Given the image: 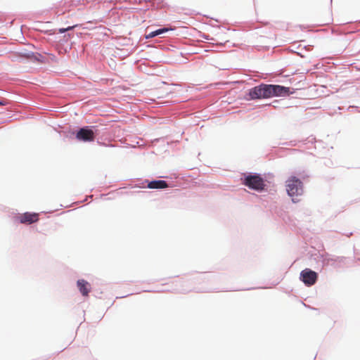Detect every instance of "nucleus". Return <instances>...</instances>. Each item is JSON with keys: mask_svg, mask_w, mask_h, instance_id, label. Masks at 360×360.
Returning a JSON list of instances; mask_svg holds the SVG:
<instances>
[{"mask_svg": "<svg viewBox=\"0 0 360 360\" xmlns=\"http://www.w3.org/2000/svg\"><path fill=\"white\" fill-rule=\"evenodd\" d=\"M5 105V103L4 102L0 101V105Z\"/></svg>", "mask_w": 360, "mask_h": 360, "instance_id": "obj_12", "label": "nucleus"}, {"mask_svg": "<svg viewBox=\"0 0 360 360\" xmlns=\"http://www.w3.org/2000/svg\"><path fill=\"white\" fill-rule=\"evenodd\" d=\"M76 139L84 142H91L95 139V133L91 129L84 127L77 131Z\"/></svg>", "mask_w": 360, "mask_h": 360, "instance_id": "obj_5", "label": "nucleus"}, {"mask_svg": "<svg viewBox=\"0 0 360 360\" xmlns=\"http://www.w3.org/2000/svg\"><path fill=\"white\" fill-rule=\"evenodd\" d=\"M286 191L292 198L293 202L300 201L297 197L303 194V184L295 176H291L286 181Z\"/></svg>", "mask_w": 360, "mask_h": 360, "instance_id": "obj_1", "label": "nucleus"}, {"mask_svg": "<svg viewBox=\"0 0 360 360\" xmlns=\"http://www.w3.org/2000/svg\"><path fill=\"white\" fill-rule=\"evenodd\" d=\"M251 99H260L270 97V85L261 84L250 90Z\"/></svg>", "mask_w": 360, "mask_h": 360, "instance_id": "obj_3", "label": "nucleus"}, {"mask_svg": "<svg viewBox=\"0 0 360 360\" xmlns=\"http://www.w3.org/2000/svg\"><path fill=\"white\" fill-rule=\"evenodd\" d=\"M147 187L150 189L166 188L168 184L163 180H155L149 182Z\"/></svg>", "mask_w": 360, "mask_h": 360, "instance_id": "obj_9", "label": "nucleus"}, {"mask_svg": "<svg viewBox=\"0 0 360 360\" xmlns=\"http://www.w3.org/2000/svg\"><path fill=\"white\" fill-rule=\"evenodd\" d=\"M77 287L83 296H88L91 290V285L84 279L77 281Z\"/></svg>", "mask_w": 360, "mask_h": 360, "instance_id": "obj_8", "label": "nucleus"}, {"mask_svg": "<svg viewBox=\"0 0 360 360\" xmlns=\"http://www.w3.org/2000/svg\"><path fill=\"white\" fill-rule=\"evenodd\" d=\"M300 278L306 285L311 286L316 282L318 274L316 272L307 268L301 271Z\"/></svg>", "mask_w": 360, "mask_h": 360, "instance_id": "obj_4", "label": "nucleus"}, {"mask_svg": "<svg viewBox=\"0 0 360 360\" xmlns=\"http://www.w3.org/2000/svg\"><path fill=\"white\" fill-rule=\"evenodd\" d=\"M294 93L295 91H290L289 87L271 84V96H287Z\"/></svg>", "mask_w": 360, "mask_h": 360, "instance_id": "obj_7", "label": "nucleus"}, {"mask_svg": "<svg viewBox=\"0 0 360 360\" xmlns=\"http://www.w3.org/2000/svg\"><path fill=\"white\" fill-rule=\"evenodd\" d=\"M243 184L248 186L249 188L258 191H262L265 186L263 179L257 174L246 175L243 179Z\"/></svg>", "mask_w": 360, "mask_h": 360, "instance_id": "obj_2", "label": "nucleus"}, {"mask_svg": "<svg viewBox=\"0 0 360 360\" xmlns=\"http://www.w3.org/2000/svg\"><path fill=\"white\" fill-rule=\"evenodd\" d=\"M16 220L25 224H31L39 220V214L25 212L16 217Z\"/></svg>", "mask_w": 360, "mask_h": 360, "instance_id": "obj_6", "label": "nucleus"}, {"mask_svg": "<svg viewBox=\"0 0 360 360\" xmlns=\"http://www.w3.org/2000/svg\"><path fill=\"white\" fill-rule=\"evenodd\" d=\"M76 27H77V25H73V26H70V27H68L67 28H60L58 30V32L60 33H64V32H65L67 31L72 30V29H74Z\"/></svg>", "mask_w": 360, "mask_h": 360, "instance_id": "obj_11", "label": "nucleus"}, {"mask_svg": "<svg viewBox=\"0 0 360 360\" xmlns=\"http://www.w3.org/2000/svg\"><path fill=\"white\" fill-rule=\"evenodd\" d=\"M169 30V29L167 28H162V29H158L155 31H153V32H149L147 35H146V38L147 39H149V38H153V37H155L159 34H163L166 32H167Z\"/></svg>", "mask_w": 360, "mask_h": 360, "instance_id": "obj_10", "label": "nucleus"}]
</instances>
